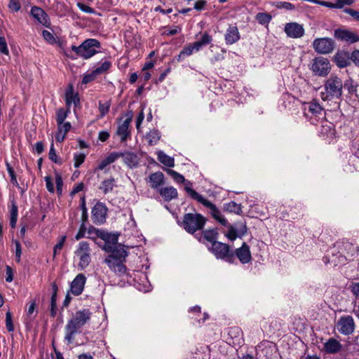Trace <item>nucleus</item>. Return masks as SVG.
I'll return each mask as SVG.
<instances>
[{
  "instance_id": "a878e982",
  "label": "nucleus",
  "mask_w": 359,
  "mask_h": 359,
  "mask_svg": "<svg viewBox=\"0 0 359 359\" xmlns=\"http://www.w3.org/2000/svg\"><path fill=\"white\" fill-rule=\"evenodd\" d=\"M123 154L122 153L113 152L111 153L108 156L105 158L102 159L98 164L96 170H102L108 165L114 163L117 158L120 156H123Z\"/></svg>"
},
{
  "instance_id": "c756f323",
  "label": "nucleus",
  "mask_w": 359,
  "mask_h": 359,
  "mask_svg": "<svg viewBox=\"0 0 359 359\" xmlns=\"http://www.w3.org/2000/svg\"><path fill=\"white\" fill-rule=\"evenodd\" d=\"M158 160L168 167H174L175 161L174 158L165 154L163 151L158 152Z\"/></svg>"
},
{
  "instance_id": "49530a36",
  "label": "nucleus",
  "mask_w": 359,
  "mask_h": 359,
  "mask_svg": "<svg viewBox=\"0 0 359 359\" xmlns=\"http://www.w3.org/2000/svg\"><path fill=\"white\" fill-rule=\"evenodd\" d=\"M6 326L9 332H13L14 330L12 315L9 311H8L6 314Z\"/></svg>"
},
{
  "instance_id": "de8ad7c7",
  "label": "nucleus",
  "mask_w": 359,
  "mask_h": 359,
  "mask_svg": "<svg viewBox=\"0 0 359 359\" xmlns=\"http://www.w3.org/2000/svg\"><path fill=\"white\" fill-rule=\"evenodd\" d=\"M0 53L6 55L9 53L7 43L4 36H0Z\"/></svg>"
},
{
  "instance_id": "f03ea898",
  "label": "nucleus",
  "mask_w": 359,
  "mask_h": 359,
  "mask_svg": "<svg viewBox=\"0 0 359 359\" xmlns=\"http://www.w3.org/2000/svg\"><path fill=\"white\" fill-rule=\"evenodd\" d=\"M344 83L342 79L336 74H331L325 81L323 91L320 93L323 100L339 99L342 95Z\"/></svg>"
},
{
  "instance_id": "7ed1b4c3",
  "label": "nucleus",
  "mask_w": 359,
  "mask_h": 359,
  "mask_svg": "<svg viewBox=\"0 0 359 359\" xmlns=\"http://www.w3.org/2000/svg\"><path fill=\"white\" fill-rule=\"evenodd\" d=\"M184 189L190 197H191L193 199L197 201L198 203H201L205 207L208 208L210 214L216 221H217L224 226H226L228 225L227 220L224 218L221 211L217 208V206L215 204L211 203L210 201L205 199L202 195L199 194L195 190L191 189L190 187L187 185L186 186V187H184Z\"/></svg>"
},
{
  "instance_id": "39448f33",
  "label": "nucleus",
  "mask_w": 359,
  "mask_h": 359,
  "mask_svg": "<svg viewBox=\"0 0 359 359\" xmlns=\"http://www.w3.org/2000/svg\"><path fill=\"white\" fill-rule=\"evenodd\" d=\"M205 222L206 219L201 214L187 213L184 215L182 224L187 232L194 233L202 229Z\"/></svg>"
},
{
  "instance_id": "1a4fd4ad",
  "label": "nucleus",
  "mask_w": 359,
  "mask_h": 359,
  "mask_svg": "<svg viewBox=\"0 0 359 359\" xmlns=\"http://www.w3.org/2000/svg\"><path fill=\"white\" fill-rule=\"evenodd\" d=\"M125 120L120 121L118 125L116 134L120 137L121 142H126L130 137V124L132 121L133 114L128 111L125 114Z\"/></svg>"
},
{
  "instance_id": "a18cd8bd",
  "label": "nucleus",
  "mask_w": 359,
  "mask_h": 359,
  "mask_svg": "<svg viewBox=\"0 0 359 359\" xmlns=\"http://www.w3.org/2000/svg\"><path fill=\"white\" fill-rule=\"evenodd\" d=\"M13 243L15 245V259L17 262H20L22 254L21 245L18 241H13Z\"/></svg>"
},
{
  "instance_id": "603ef678",
  "label": "nucleus",
  "mask_w": 359,
  "mask_h": 359,
  "mask_svg": "<svg viewBox=\"0 0 359 359\" xmlns=\"http://www.w3.org/2000/svg\"><path fill=\"white\" fill-rule=\"evenodd\" d=\"M55 184L58 194H61L62 191L63 180L61 175L57 173L55 175Z\"/></svg>"
},
{
  "instance_id": "4468645a",
  "label": "nucleus",
  "mask_w": 359,
  "mask_h": 359,
  "mask_svg": "<svg viewBox=\"0 0 359 359\" xmlns=\"http://www.w3.org/2000/svg\"><path fill=\"white\" fill-rule=\"evenodd\" d=\"M334 36L340 41L351 43L359 41V36L348 29H337L334 30Z\"/></svg>"
},
{
  "instance_id": "4be33fe9",
  "label": "nucleus",
  "mask_w": 359,
  "mask_h": 359,
  "mask_svg": "<svg viewBox=\"0 0 359 359\" xmlns=\"http://www.w3.org/2000/svg\"><path fill=\"white\" fill-rule=\"evenodd\" d=\"M150 187L154 189H159L160 186L164 183V175L161 172L151 173L149 177Z\"/></svg>"
},
{
  "instance_id": "423d86ee",
  "label": "nucleus",
  "mask_w": 359,
  "mask_h": 359,
  "mask_svg": "<svg viewBox=\"0 0 359 359\" xmlns=\"http://www.w3.org/2000/svg\"><path fill=\"white\" fill-rule=\"evenodd\" d=\"M209 249L217 259H224L231 264L234 263L236 261L234 253L231 251L227 244L219 241L214 242Z\"/></svg>"
},
{
  "instance_id": "dca6fc26",
  "label": "nucleus",
  "mask_w": 359,
  "mask_h": 359,
  "mask_svg": "<svg viewBox=\"0 0 359 359\" xmlns=\"http://www.w3.org/2000/svg\"><path fill=\"white\" fill-rule=\"evenodd\" d=\"M287 35L292 38H300L304 34L303 27L297 22L287 23L285 27Z\"/></svg>"
},
{
  "instance_id": "e433bc0d",
  "label": "nucleus",
  "mask_w": 359,
  "mask_h": 359,
  "mask_svg": "<svg viewBox=\"0 0 359 359\" xmlns=\"http://www.w3.org/2000/svg\"><path fill=\"white\" fill-rule=\"evenodd\" d=\"M111 64L109 61H104L103 62L100 66L96 67L93 71V74L97 76L99 74H104L107 72L109 69L111 67Z\"/></svg>"
},
{
  "instance_id": "8fccbe9b",
  "label": "nucleus",
  "mask_w": 359,
  "mask_h": 359,
  "mask_svg": "<svg viewBox=\"0 0 359 359\" xmlns=\"http://www.w3.org/2000/svg\"><path fill=\"white\" fill-rule=\"evenodd\" d=\"M57 313V307H56V297L55 292H53L51 297L50 301V315L52 317H55Z\"/></svg>"
},
{
  "instance_id": "72a5a7b5",
  "label": "nucleus",
  "mask_w": 359,
  "mask_h": 359,
  "mask_svg": "<svg viewBox=\"0 0 359 359\" xmlns=\"http://www.w3.org/2000/svg\"><path fill=\"white\" fill-rule=\"evenodd\" d=\"M194 50H196L195 43L189 44L187 46H185L180 53L177 56V60L182 61L185 56L191 55Z\"/></svg>"
},
{
  "instance_id": "9b49d317",
  "label": "nucleus",
  "mask_w": 359,
  "mask_h": 359,
  "mask_svg": "<svg viewBox=\"0 0 359 359\" xmlns=\"http://www.w3.org/2000/svg\"><path fill=\"white\" fill-rule=\"evenodd\" d=\"M313 48L318 53L327 54L334 49V42L329 38H318L313 41Z\"/></svg>"
},
{
  "instance_id": "2eb2a0df",
  "label": "nucleus",
  "mask_w": 359,
  "mask_h": 359,
  "mask_svg": "<svg viewBox=\"0 0 359 359\" xmlns=\"http://www.w3.org/2000/svg\"><path fill=\"white\" fill-rule=\"evenodd\" d=\"M86 282V277L83 273L78 274L71 283V292L74 295H79L82 293Z\"/></svg>"
},
{
  "instance_id": "4c0bfd02",
  "label": "nucleus",
  "mask_w": 359,
  "mask_h": 359,
  "mask_svg": "<svg viewBox=\"0 0 359 359\" xmlns=\"http://www.w3.org/2000/svg\"><path fill=\"white\" fill-rule=\"evenodd\" d=\"M344 87L347 89L349 93L353 94L357 91L358 85L353 79H349L344 82Z\"/></svg>"
},
{
  "instance_id": "338daca9",
  "label": "nucleus",
  "mask_w": 359,
  "mask_h": 359,
  "mask_svg": "<svg viewBox=\"0 0 359 359\" xmlns=\"http://www.w3.org/2000/svg\"><path fill=\"white\" fill-rule=\"evenodd\" d=\"M278 8H285L286 10H293L294 9V6L289 2H280L279 5L278 6Z\"/></svg>"
},
{
  "instance_id": "680f3d73",
  "label": "nucleus",
  "mask_w": 359,
  "mask_h": 359,
  "mask_svg": "<svg viewBox=\"0 0 359 359\" xmlns=\"http://www.w3.org/2000/svg\"><path fill=\"white\" fill-rule=\"evenodd\" d=\"M144 118V114L143 109H142L140 111V112L139 113V114L137 117V119H136V128L138 131H140V126H141Z\"/></svg>"
},
{
  "instance_id": "a19ab883",
  "label": "nucleus",
  "mask_w": 359,
  "mask_h": 359,
  "mask_svg": "<svg viewBox=\"0 0 359 359\" xmlns=\"http://www.w3.org/2000/svg\"><path fill=\"white\" fill-rule=\"evenodd\" d=\"M256 20L259 23L265 25L268 24L271 21V16L266 13H259L256 15Z\"/></svg>"
},
{
  "instance_id": "7c9ffc66",
  "label": "nucleus",
  "mask_w": 359,
  "mask_h": 359,
  "mask_svg": "<svg viewBox=\"0 0 359 359\" xmlns=\"http://www.w3.org/2000/svg\"><path fill=\"white\" fill-rule=\"evenodd\" d=\"M212 41V36L208 33L205 32L199 41L194 42L196 51H198L203 46L209 44Z\"/></svg>"
},
{
  "instance_id": "5701e85b",
  "label": "nucleus",
  "mask_w": 359,
  "mask_h": 359,
  "mask_svg": "<svg viewBox=\"0 0 359 359\" xmlns=\"http://www.w3.org/2000/svg\"><path fill=\"white\" fill-rule=\"evenodd\" d=\"M158 192L165 201H170L178 196L177 189L173 187L161 188Z\"/></svg>"
},
{
  "instance_id": "aec40b11",
  "label": "nucleus",
  "mask_w": 359,
  "mask_h": 359,
  "mask_svg": "<svg viewBox=\"0 0 359 359\" xmlns=\"http://www.w3.org/2000/svg\"><path fill=\"white\" fill-rule=\"evenodd\" d=\"M224 38L227 45L237 42L241 38L238 27L235 25H230L226 29Z\"/></svg>"
},
{
  "instance_id": "69168bd1",
  "label": "nucleus",
  "mask_w": 359,
  "mask_h": 359,
  "mask_svg": "<svg viewBox=\"0 0 359 359\" xmlns=\"http://www.w3.org/2000/svg\"><path fill=\"white\" fill-rule=\"evenodd\" d=\"M48 155H49V158L52 161H54L55 163L57 162V155H56L55 149L54 148L53 143H52L51 145H50V151H49Z\"/></svg>"
},
{
  "instance_id": "79ce46f5",
  "label": "nucleus",
  "mask_w": 359,
  "mask_h": 359,
  "mask_svg": "<svg viewBox=\"0 0 359 359\" xmlns=\"http://www.w3.org/2000/svg\"><path fill=\"white\" fill-rule=\"evenodd\" d=\"M66 236H62L60 237L57 243L54 246L53 249V257H55L56 255L62 249L64 244L66 241Z\"/></svg>"
},
{
  "instance_id": "0e129e2a",
  "label": "nucleus",
  "mask_w": 359,
  "mask_h": 359,
  "mask_svg": "<svg viewBox=\"0 0 359 359\" xmlns=\"http://www.w3.org/2000/svg\"><path fill=\"white\" fill-rule=\"evenodd\" d=\"M116 245L117 244H113V243H108V242H106L104 245V246L102 247V249L107 252H109L110 254H112L113 252V250L115 249V248L116 247Z\"/></svg>"
},
{
  "instance_id": "c9c22d12",
  "label": "nucleus",
  "mask_w": 359,
  "mask_h": 359,
  "mask_svg": "<svg viewBox=\"0 0 359 359\" xmlns=\"http://www.w3.org/2000/svg\"><path fill=\"white\" fill-rule=\"evenodd\" d=\"M204 238L212 244L214 242H217L216 239L217 238L218 233L216 230L214 229H208L205 230L203 232Z\"/></svg>"
},
{
  "instance_id": "774afa93",
  "label": "nucleus",
  "mask_w": 359,
  "mask_h": 359,
  "mask_svg": "<svg viewBox=\"0 0 359 359\" xmlns=\"http://www.w3.org/2000/svg\"><path fill=\"white\" fill-rule=\"evenodd\" d=\"M84 187V184L83 183H79L76 184L74 187L72 191H71V195H74L79 191H82Z\"/></svg>"
},
{
  "instance_id": "bf43d9fd",
  "label": "nucleus",
  "mask_w": 359,
  "mask_h": 359,
  "mask_svg": "<svg viewBox=\"0 0 359 359\" xmlns=\"http://www.w3.org/2000/svg\"><path fill=\"white\" fill-rule=\"evenodd\" d=\"M46 186L48 191L50 193H53L55 191L53 183L52 182L51 177L49 176L45 177Z\"/></svg>"
},
{
  "instance_id": "c85d7f7f",
  "label": "nucleus",
  "mask_w": 359,
  "mask_h": 359,
  "mask_svg": "<svg viewBox=\"0 0 359 359\" xmlns=\"http://www.w3.org/2000/svg\"><path fill=\"white\" fill-rule=\"evenodd\" d=\"M167 173L169 175H170L176 182H177V183H185V187L187 185V186L190 187L191 189H192L191 188V185H192L191 182H190L189 181H187L184 179L183 175H182L181 174L178 173L175 170L168 169L167 170Z\"/></svg>"
},
{
  "instance_id": "6ab92c4d",
  "label": "nucleus",
  "mask_w": 359,
  "mask_h": 359,
  "mask_svg": "<svg viewBox=\"0 0 359 359\" xmlns=\"http://www.w3.org/2000/svg\"><path fill=\"white\" fill-rule=\"evenodd\" d=\"M65 102L67 108L70 109L72 104L77 107L80 104V99L78 93H74V86L69 84L65 92Z\"/></svg>"
},
{
  "instance_id": "f704fd0d",
  "label": "nucleus",
  "mask_w": 359,
  "mask_h": 359,
  "mask_svg": "<svg viewBox=\"0 0 359 359\" xmlns=\"http://www.w3.org/2000/svg\"><path fill=\"white\" fill-rule=\"evenodd\" d=\"M69 113V109L67 108V109H65L63 108L59 109L56 111V122L57 125H60L63 122H65V120L67 118L68 114Z\"/></svg>"
},
{
  "instance_id": "e2e57ef3",
  "label": "nucleus",
  "mask_w": 359,
  "mask_h": 359,
  "mask_svg": "<svg viewBox=\"0 0 359 359\" xmlns=\"http://www.w3.org/2000/svg\"><path fill=\"white\" fill-rule=\"evenodd\" d=\"M206 4L205 0H198L194 4V8L201 11L205 8Z\"/></svg>"
},
{
  "instance_id": "58836bf2",
  "label": "nucleus",
  "mask_w": 359,
  "mask_h": 359,
  "mask_svg": "<svg viewBox=\"0 0 359 359\" xmlns=\"http://www.w3.org/2000/svg\"><path fill=\"white\" fill-rule=\"evenodd\" d=\"M225 209L231 212L239 214L241 212V206L234 201L225 204Z\"/></svg>"
},
{
  "instance_id": "052dcab7",
  "label": "nucleus",
  "mask_w": 359,
  "mask_h": 359,
  "mask_svg": "<svg viewBox=\"0 0 359 359\" xmlns=\"http://www.w3.org/2000/svg\"><path fill=\"white\" fill-rule=\"evenodd\" d=\"M6 282L11 283L13 280V269L10 266H6Z\"/></svg>"
},
{
  "instance_id": "6e6d98bb",
  "label": "nucleus",
  "mask_w": 359,
  "mask_h": 359,
  "mask_svg": "<svg viewBox=\"0 0 359 359\" xmlns=\"http://www.w3.org/2000/svg\"><path fill=\"white\" fill-rule=\"evenodd\" d=\"M43 37L48 42L53 43L55 41V39L52 33L49 31L43 30L42 32Z\"/></svg>"
},
{
  "instance_id": "5fc2aeb1",
  "label": "nucleus",
  "mask_w": 359,
  "mask_h": 359,
  "mask_svg": "<svg viewBox=\"0 0 359 359\" xmlns=\"http://www.w3.org/2000/svg\"><path fill=\"white\" fill-rule=\"evenodd\" d=\"M77 6L83 12L86 13H94L95 11L93 8L83 4L81 2L77 3Z\"/></svg>"
},
{
  "instance_id": "f257e3e1",
  "label": "nucleus",
  "mask_w": 359,
  "mask_h": 359,
  "mask_svg": "<svg viewBox=\"0 0 359 359\" xmlns=\"http://www.w3.org/2000/svg\"><path fill=\"white\" fill-rule=\"evenodd\" d=\"M91 315L92 313L90 310L85 309L76 311L73 317L68 320L65 327V339L67 341L68 344L73 343L75 334H76L79 332V330L90 320Z\"/></svg>"
},
{
  "instance_id": "bb28decb",
  "label": "nucleus",
  "mask_w": 359,
  "mask_h": 359,
  "mask_svg": "<svg viewBox=\"0 0 359 359\" xmlns=\"http://www.w3.org/2000/svg\"><path fill=\"white\" fill-rule=\"evenodd\" d=\"M324 347L326 352L329 353H334L341 349V345L337 340L331 338L325 344Z\"/></svg>"
},
{
  "instance_id": "473e14b6",
  "label": "nucleus",
  "mask_w": 359,
  "mask_h": 359,
  "mask_svg": "<svg viewBox=\"0 0 359 359\" xmlns=\"http://www.w3.org/2000/svg\"><path fill=\"white\" fill-rule=\"evenodd\" d=\"M115 186V180L114 178H110L106 180H104L100 187V189L103 191L104 194H108L113 190V188Z\"/></svg>"
},
{
  "instance_id": "0eeeda50",
  "label": "nucleus",
  "mask_w": 359,
  "mask_h": 359,
  "mask_svg": "<svg viewBox=\"0 0 359 359\" xmlns=\"http://www.w3.org/2000/svg\"><path fill=\"white\" fill-rule=\"evenodd\" d=\"M90 248L86 241H81L79 243L77 248L74 251L75 257L79 259L78 267L83 270L91 262Z\"/></svg>"
},
{
  "instance_id": "ea45409f",
  "label": "nucleus",
  "mask_w": 359,
  "mask_h": 359,
  "mask_svg": "<svg viewBox=\"0 0 359 359\" xmlns=\"http://www.w3.org/2000/svg\"><path fill=\"white\" fill-rule=\"evenodd\" d=\"M6 169L11 177V182L15 187H19L14 169L9 163L6 162Z\"/></svg>"
},
{
  "instance_id": "3c124183",
  "label": "nucleus",
  "mask_w": 359,
  "mask_h": 359,
  "mask_svg": "<svg viewBox=\"0 0 359 359\" xmlns=\"http://www.w3.org/2000/svg\"><path fill=\"white\" fill-rule=\"evenodd\" d=\"M8 8L13 12H18L21 8V5L18 0H10Z\"/></svg>"
},
{
  "instance_id": "f3484780",
  "label": "nucleus",
  "mask_w": 359,
  "mask_h": 359,
  "mask_svg": "<svg viewBox=\"0 0 359 359\" xmlns=\"http://www.w3.org/2000/svg\"><path fill=\"white\" fill-rule=\"evenodd\" d=\"M305 115L309 116L310 114L311 116H315L318 118L324 117L323 108L316 101H312L307 103L304 107Z\"/></svg>"
},
{
  "instance_id": "09e8293b",
  "label": "nucleus",
  "mask_w": 359,
  "mask_h": 359,
  "mask_svg": "<svg viewBox=\"0 0 359 359\" xmlns=\"http://www.w3.org/2000/svg\"><path fill=\"white\" fill-rule=\"evenodd\" d=\"M136 156L133 154H126L124 156L125 162L129 165L133 166L136 164Z\"/></svg>"
},
{
  "instance_id": "20e7f679",
  "label": "nucleus",
  "mask_w": 359,
  "mask_h": 359,
  "mask_svg": "<svg viewBox=\"0 0 359 359\" xmlns=\"http://www.w3.org/2000/svg\"><path fill=\"white\" fill-rule=\"evenodd\" d=\"M99 48H100V43L95 39H88L79 46H72V50H74L77 55L85 60L90 58L97 53V49Z\"/></svg>"
},
{
  "instance_id": "412c9836",
  "label": "nucleus",
  "mask_w": 359,
  "mask_h": 359,
  "mask_svg": "<svg viewBox=\"0 0 359 359\" xmlns=\"http://www.w3.org/2000/svg\"><path fill=\"white\" fill-rule=\"evenodd\" d=\"M31 14L34 19L46 27L50 25L49 18L46 12L41 8L34 6L32 8Z\"/></svg>"
},
{
  "instance_id": "4d7b16f0",
  "label": "nucleus",
  "mask_w": 359,
  "mask_h": 359,
  "mask_svg": "<svg viewBox=\"0 0 359 359\" xmlns=\"http://www.w3.org/2000/svg\"><path fill=\"white\" fill-rule=\"evenodd\" d=\"M344 12L352 16L355 20L359 21V11L349 8L344 9Z\"/></svg>"
},
{
  "instance_id": "864d4df0",
  "label": "nucleus",
  "mask_w": 359,
  "mask_h": 359,
  "mask_svg": "<svg viewBox=\"0 0 359 359\" xmlns=\"http://www.w3.org/2000/svg\"><path fill=\"white\" fill-rule=\"evenodd\" d=\"M71 123L69 122H63L60 125H57V130L67 134L71 129Z\"/></svg>"
},
{
  "instance_id": "6e6552de",
  "label": "nucleus",
  "mask_w": 359,
  "mask_h": 359,
  "mask_svg": "<svg viewBox=\"0 0 359 359\" xmlns=\"http://www.w3.org/2000/svg\"><path fill=\"white\" fill-rule=\"evenodd\" d=\"M311 69L315 75L325 77L330 72L331 64L328 59L321 56L317 57L311 61Z\"/></svg>"
},
{
  "instance_id": "b1692460",
  "label": "nucleus",
  "mask_w": 359,
  "mask_h": 359,
  "mask_svg": "<svg viewBox=\"0 0 359 359\" xmlns=\"http://www.w3.org/2000/svg\"><path fill=\"white\" fill-rule=\"evenodd\" d=\"M128 255L127 249L124 245L121 244L116 245V247L113 250L112 254H109L107 257H113L114 259L125 261Z\"/></svg>"
},
{
  "instance_id": "9d476101",
  "label": "nucleus",
  "mask_w": 359,
  "mask_h": 359,
  "mask_svg": "<svg viewBox=\"0 0 359 359\" xmlns=\"http://www.w3.org/2000/svg\"><path fill=\"white\" fill-rule=\"evenodd\" d=\"M107 210L108 209L104 203L97 202L91 210L93 222L97 225L104 224L106 221Z\"/></svg>"
},
{
  "instance_id": "393cba45",
  "label": "nucleus",
  "mask_w": 359,
  "mask_h": 359,
  "mask_svg": "<svg viewBox=\"0 0 359 359\" xmlns=\"http://www.w3.org/2000/svg\"><path fill=\"white\" fill-rule=\"evenodd\" d=\"M334 60L339 67L343 68L349 65L350 57L349 55L346 52H338L335 54Z\"/></svg>"
},
{
  "instance_id": "37998d69",
  "label": "nucleus",
  "mask_w": 359,
  "mask_h": 359,
  "mask_svg": "<svg viewBox=\"0 0 359 359\" xmlns=\"http://www.w3.org/2000/svg\"><path fill=\"white\" fill-rule=\"evenodd\" d=\"M110 107V103L109 102H99V111L101 117L104 116L109 111Z\"/></svg>"
},
{
  "instance_id": "2f4dec72",
  "label": "nucleus",
  "mask_w": 359,
  "mask_h": 359,
  "mask_svg": "<svg viewBox=\"0 0 359 359\" xmlns=\"http://www.w3.org/2000/svg\"><path fill=\"white\" fill-rule=\"evenodd\" d=\"M161 138V135L158 130H150L147 135H146V139L147 140L149 144L150 145H154L157 144V142L159 141Z\"/></svg>"
},
{
  "instance_id": "13d9d810",
  "label": "nucleus",
  "mask_w": 359,
  "mask_h": 359,
  "mask_svg": "<svg viewBox=\"0 0 359 359\" xmlns=\"http://www.w3.org/2000/svg\"><path fill=\"white\" fill-rule=\"evenodd\" d=\"M86 230V225L84 223H82L80 226L79 231L77 232L76 235L75 236V238L77 241H79V240L81 239L82 238H83L85 236Z\"/></svg>"
},
{
  "instance_id": "c03bdc74",
  "label": "nucleus",
  "mask_w": 359,
  "mask_h": 359,
  "mask_svg": "<svg viewBox=\"0 0 359 359\" xmlns=\"http://www.w3.org/2000/svg\"><path fill=\"white\" fill-rule=\"evenodd\" d=\"M86 156L84 154H75L74 156V167L79 168L84 161Z\"/></svg>"
},
{
  "instance_id": "f8f14e48",
  "label": "nucleus",
  "mask_w": 359,
  "mask_h": 359,
  "mask_svg": "<svg viewBox=\"0 0 359 359\" xmlns=\"http://www.w3.org/2000/svg\"><path fill=\"white\" fill-rule=\"evenodd\" d=\"M104 263L107 264L111 271L118 276H123L127 272V268L124 264L125 261L113 257H106L104 259Z\"/></svg>"
},
{
  "instance_id": "cd10ccee",
  "label": "nucleus",
  "mask_w": 359,
  "mask_h": 359,
  "mask_svg": "<svg viewBox=\"0 0 359 359\" xmlns=\"http://www.w3.org/2000/svg\"><path fill=\"white\" fill-rule=\"evenodd\" d=\"M11 208H10V225L12 228H15L17 223L18 216V208L16 205V203L14 200H11Z\"/></svg>"
},
{
  "instance_id": "a211bd4d",
  "label": "nucleus",
  "mask_w": 359,
  "mask_h": 359,
  "mask_svg": "<svg viewBox=\"0 0 359 359\" xmlns=\"http://www.w3.org/2000/svg\"><path fill=\"white\" fill-rule=\"evenodd\" d=\"M233 253L242 264H248L252 259L250 247L245 243H243L242 246L237 248Z\"/></svg>"
},
{
  "instance_id": "ddd939ff",
  "label": "nucleus",
  "mask_w": 359,
  "mask_h": 359,
  "mask_svg": "<svg viewBox=\"0 0 359 359\" xmlns=\"http://www.w3.org/2000/svg\"><path fill=\"white\" fill-rule=\"evenodd\" d=\"M338 327L341 334L344 335L352 334L355 330L353 318L350 316L341 317L338 322Z\"/></svg>"
}]
</instances>
